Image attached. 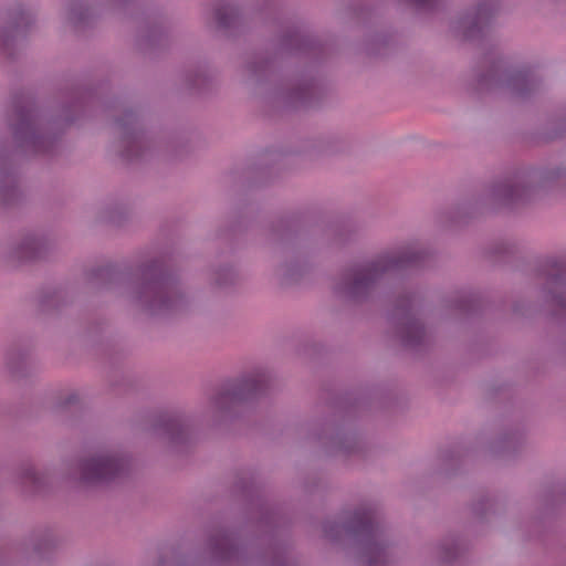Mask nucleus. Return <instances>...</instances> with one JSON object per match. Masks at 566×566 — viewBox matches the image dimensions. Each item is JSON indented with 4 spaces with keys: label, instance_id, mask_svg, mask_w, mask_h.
Returning <instances> with one entry per match:
<instances>
[{
    "label": "nucleus",
    "instance_id": "nucleus-1",
    "mask_svg": "<svg viewBox=\"0 0 566 566\" xmlns=\"http://www.w3.org/2000/svg\"><path fill=\"white\" fill-rule=\"evenodd\" d=\"M127 461L109 451L84 453L63 465V474L85 484L116 478L127 470Z\"/></svg>",
    "mask_w": 566,
    "mask_h": 566
},
{
    "label": "nucleus",
    "instance_id": "nucleus-2",
    "mask_svg": "<svg viewBox=\"0 0 566 566\" xmlns=\"http://www.w3.org/2000/svg\"><path fill=\"white\" fill-rule=\"evenodd\" d=\"M23 476L33 484H43L45 482L44 474L34 468L24 469Z\"/></svg>",
    "mask_w": 566,
    "mask_h": 566
},
{
    "label": "nucleus",
    "instance_id": "nucleus-3",
    "mask_svg": "<svg viewBox=\"0 0 566 566\" xmlns=\"http://www.w3.org/2000/svg\"><path fill=\"white\" fill-rule=\"evenodd\" d=\"M235 401V397L229 394H222L216 397L214 407L218 411L222 412L227 409L228 406L232 405Z\"/></svg>",
    "mask_w": 566,
    "mask_h": 566
}]
</instances>
